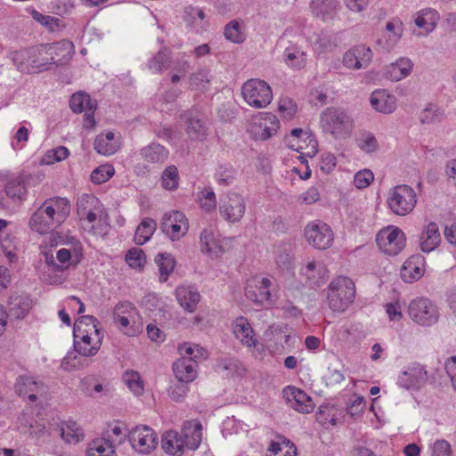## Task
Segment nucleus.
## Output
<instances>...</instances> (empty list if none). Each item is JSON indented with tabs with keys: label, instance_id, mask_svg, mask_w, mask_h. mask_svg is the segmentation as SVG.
I'll list each match as a JSON object with an SVG mask.
<instances>
[{
	"label": "nucleus",
	"instance_id": "f257e3e1",
	"mask_svg": "<svg viewBox=\"0 0 456 456\" xmlns=\"http://www.w3.org/2000/svg\"><path fill=\"white\" fill-rule=\"evenodd\" d=\"M70 209V203L66 198H49L31 214L28 227L32 232L46 234L67 220Z\"/></svg>",
	"mask_w": 456,
	"mask_h": 456
},
{
	"label": "nucleus",
	"instance_id": "f03ea898",
	"mask_svg": "<svg viewBox=\"0 0 456 456\" xmlns=\"http://www.w3.org/2000/svg\"><path fill=\"white\" fill-rule=\"evenodd\" d=\"M77 211L84 230L103 237L110 229L109 215L98 198L83 194L77 202Z\"/></svg>",
	"mask_w": 456,
	"mask_h": 456
},
{
	"label": "nucleus",
	"instance_id": "7ed1b4c3",
	"mask_svg": "<svg viewBox=\"0 0 456 456\" xmlns=\"http://www.w3.org/2000/svg\"><path fill=\"white\" fill-rule=\"evenodd\" d=\"M98 320L92 315L79 317L73 328L74 346L82 356L95 355L102 345L103 333Z\"/></svg>",
	"mask_w": 456,
	"mask_h": 456
},
{
	"label": "nucleus",
	"instance_id": "20e7f679",
	"mask_svg": "<svg viewBox=\"0 0 456 456\" xmlns=\"http://www.w3.org/2000/svg\"><path fill=\"white\" fill-rule=\"evenodd\" d=\"M301 24L298 21L283 32L281 42L284 44L282 61L284 64L294 70H301L307 65V52L300 42L304 37L300 33Z\"/></svg>",
	"mask_w": 456,
	"mask_h": 456
},
{
	"label": "nucleus",
	"instance_id": "39448f33",
	"mask_svg": "<svg viewBox=\"0 0 456 456\" xmlns=\"http://www.w3.org/2000/svg\"><path fill=\"white\" fill-rule=\"evenodd\" d=\"M320 126L323 132L331 134L335 139H345L352 133L354 120L345 110L331 107L322 112Z\"/></svg>",
	"mask_w": 456,
	"mask_h": 456
},
{
	"label": "nucleus",
	"instance_id": "423d86ee",
	"mask_svg": "<svg viewBox=\"0 0 456 456\" xmlns=\"http://www.w3.org/2000/svg\"><path fill=\"white\" fill-rule=\"evenodd\" d=\"M355 286L354 281L346 276L334 278L327 288V304L334 312H344L354 302Z\"/></svg>",
	"mask_w": 456,
	"mask_h": 456
},
{
	"label": "nucleus",
	"instance_id": "0eeeda50",
	"mask_svg": "<svg viewBox=\"0 0 456 456\" xmlns=\"http://www.w3.org/2000/svg\"><path fill=\"white\" fill-rule=\"evenodd\" d=\"M246 297L264 308H269L277 303L273 281L269 277L256 275L248 279L245 286Z\"/></svg>",
	"mask_w": 456,
	"mask_h": 456
},
{
	"label": "nucleus",
	"instance_id": "6e6552de",
	"mask_svg": "<svg viewBox=\"0 0 456 456\" xmlns=\"http://www.w3.org/2000/svg\"><path fill=\"white\" fill-rule=\"evenodd\" d=\"M418 201V196L412 187L407 184L393 186L387 191L386 204L389 211L397 216L411 214Z\"/></svg>",
	"mask_w": 456,
	"mask_h": 456
},
{
	"label": "nucleus",
	"instance_id": "1a4fd4ad",
	"mask_svg": "<svg viewBox=\"0 0 456 456\" xmlns=\"http://www.w3.org/2000/svg\"><path fill=\"white\" fill-rule=\"evenodd\" d=\"M113 320L118 330L129 337L136 336L142 331V318L130 302H119L115 305Z\"/></svg>",
	"mask_w": 456,
	"mask_h": 456
},
{
	"label": "nucleus",
	"instance_id": "9d476101",
	"mask_svg": "<svg viewBox=\"0 0 456 456\" xmlns=\"http://www.w3.org/2000/svg\"><path fill=\"white\" fill-rule=\"evenodd\" d=\"M25 425H28L32 430L30 434L36 436H43L45 433L49 435H59L68 444H77L84 438V433L80 427L76 422L60 423L59 419L56 420L53 419V422H48L47 426L44 424H36L26 421Z\"/></svg>",
	"mask_w": 456,
	"mask_h": 456
},
{
	"label": "nucleus",
	"instance_id": "9b49d317",
	"mask_svg": "<svg viewBox=\"0 0 456 456\" xmlns=\"http://www.w3.org/2000/svg\"><path fill=\"white\" fill-rule=\"evenodd\" d=\"M40 254L44 262L54 272H63L70 267H76L82 260L83 255L75 250L62 248H50L46 245H40Z\"/></svg>",
	"mask_w": 456,
	"mask_h": 456
},
{
	"label": "nucleus",
	"instance_id": "f8f14e48",
	"mask_svg": "<svg viewBox=\"0 0 456 456\" xmlns=\"http://www.w3.org/2000/svg\"><path fill=\"white\" fill-rule=\"evenodd\" d=\"M244 101L252 108L264 109L273 100V91L268 83L259 78L247 80L241 86Z\"/></svg>",
	"mask_w": 456,
	"mask_h": 456
},
{
	"label": "nucleus",
	"instance_id": "ddd939ff",
	"mask_svg": "<svg viewBox=\"0 0 456 456\" xmlns=\"http://www.w3.org/2000/svg\"><path fill=\"white\" fill-rule=\"evenodd\" d=\"M379 249L385 255L395 256L406 247V235L395 225H387L376 234Z\"/></svg>",
	"mask_w": 456,
	"mask_h": 456
},
{
	"label": "nucleus",
	"instance_id": "4468645a",
	"mask_svg": "<svg viewBox=\"0 0 456 456\" xmlns=\"http://www.w3.org/2000/svg\"><path fill=\"white\" fill-rule=\"evenodd\" d=\"M219 215L229 224L240 223L247 211V199L240 193L230 191L220 198Z\"/></svg>",
	"mask_w": 456,
	"mask_h": 456
},
{
	"label": "nucleus",
	"instance_id": "2eb2a0df",
	"mask_svg": "<svg viewBox=\"0 0 456 456\" xmlns=\"http://www.w3.org/2000/svg\"><path fill=\"white\" fill-rule=\"evenodd\" d=\"M408 313L414 322L425 327L432 326L439 320L437 306L426 297H417L411 300Z\"/></svg>",
	"mask_w": 456,
	"mask_h": 456
},
{
	"label": "nucleus",
	"instance_id": "dca6fc26",
	"mask_svg": "<svg viewBox=\"0 0 456 456\" xmlns=\"http://www.w3.org/2000/svg\"><path fill=\"white\" fill-rule=\"evenodd\" d=\"M40 55L43 53L47 54L50 58H44V62L37 64L33 61V68H38L41 70L47 69L45 67L49 63L56 65L66 64L72 57L73 54V44L70 41L63 40L52 45H42L38 50Z\"/></svg>",
	"mask_w": 456,
	"mask_h": 456
},
{
	"label": "nucleus",
	"instance_id": "f3484780",
	"mask_svg": "<svg viewBox=\"0 0 456 456\" xmlns=\"http://www.w3.org/2000/svg\"><path fill=\"white\" fill-rule=\"evenodd\" d=\"M304 235L307 243L318 250L328 249L334 242L332 229L320 220L306 224L304 229Z\"/></svg>",
	"mask_w": 456,
	"mask_h": 456
},
{
	"label": "nucleus",
	"instance_id": "a211bd4d",
	"mask_svg": "<svg viewBox=\"0 0 456 456\" xmlns=\"http://www.w3.org/2000/svg\"><path fill=\"white\" fill-rule=\"evenodd\" d=\"M127 437L134 450L142 454L151 453L158 445V436L149 426L142 425L133 428Z\"/></svg>",
	"mask_w": 456,
	"mask_h": 456
},
{
	"label": "nucleus",
	"instance_id": "6ab92c4d",
	"mask_svg": "<svg viewBox=\"0 0 456 456\" xmlns=\"http://www.w3.org/2000/svg\"><path fill=\"white\" fill-rule=\"evenodd\" d=\"M301 24L300 33L304 38L312 44L314 50L318 53L332 52L338 46V40L336 35L328 32L315 33L306 20H298Z\"/></svg>",
	"mask_w": 456,
	"mask_h": 456
},
{
	"label": "nucleus",
	"instance_id": "aec40b11",
	"mask_svg": "<svg viewBox=\"0 0 456 456\" xmlns=\"http://www.w3.org/2000/svg\"><path fill=\"white\" fill-rule=\"evenodd\" d=\"M280 128V120L270 112L256 116L248 126V132L255 140L265 141L273 136Z\"/></svg>",
	"mask_w": 456,
	"mask_h": 456
},
{
	"label": "nucleus",
	"instance_id": "412c9836",
	"mask_svg": "<svg viewBox=\"0 0 456 456\" xmlns=\"http://www.w3.org/2000/svg\"><path fill=\"white\" fill-rule=\"evenodd\" d=\"M160 228L170 240H178L187 233L189 222L183 212L173 210L164 215Z\"/></svg>",
	"mask_w": 456,
	"mask_h": 456
},
{
	"label": "nucleus",
	"instance_id": "4be33fe9",
	"mask_svg": "<svg viewBox=\"0 0 456 456\" xmlns=\"http://www.w3.org/2000/svg\"><path fill=\"white\" fill-rule=\"evenodd\" d=\"M371 49L365 45H357L347 50L342 58L345 67L350 69H366L372 61Z\"/></svg>",
	"mask_w": 456,
	"mask_h": 456
},
{
	"label": "nucleus",
	"instance_id": "5701e85b",
	"mask_svg": "<svg viewBox=\"0 0 456 456\" xmlns=\"http://www.w3.org/2000/svg\"><path fill=\"white\" fill-rule=\"evenodd\" d=\"M403 31V21L397 18L392 19L386 23L377 44L384 51L390 52L400 42Z\"/></svg>",
	"mask_w": 456,
	"mask_h": 456
},
{
	"label": "nucleus",
	"instance_id": "b1692460",
	"mask_svg": "<svg viewBox=\"0 0 456 456\" xmlns=\"http://www.w3.org/2000/svg\"><path fill=\"white\" fill-rule=\"evenodd\" d=\"M15 392L20 397L37 399V397L44 396L46 394L47 387L32 377L20 376L15 383Z\"/></svg>",
	"mask_w": 456,
	"mask_h": 456
},
{
	"label": "nucleus",
	"instance_id": "393cba45",
	"mask_svg": "<svg viewBox=\"0 0 456 456\" xmlns=\"http://www.w3.org/2000/svg\"><path fill=\"white\" fill-rule=\"evenodd\" d=\"M428 380V372L423 366L416 364L403 371L398 378L399 384L406 389L419 390Z\"/></svg>",
	"mask_w": 456,
	"mask_h": 456
},
{
	"label": "nucleus",
	"instance_id": "a878e982",
	"mask_svg": "<svg viewBox=\"0 0 456 456\" xmlns=\"http://www.w3.org/2000/svg\"><path fill=\"white\" fill-rule=\"evenodd\" d=\"M40 245H46L50 248H62L75 250L79 255H84V248L78 238L68 233H52L45 238Z\"/></svg>",
	"mask_w": 456,
	"mask_h": 456
},
{
	"label": "nucleus",
	"instance_id": "bb28decb",
	"mask_svg": "<svg viewBox=\"0 0 456 456\" xmlns=\"http://www.w3.org/2000/svg\"><path fill=\"white\" fill-rule=\"evenodd\" d=\"M414 63L409 57H399L384 68V77L393 82L408 77L413 70Z\"/></svg>",
	"mask_w": 456,
	"mask_h": 456
},
{
	"label": "nucleus",
	"instance_id": "cd10ccee",
	"mask_svg": "<svg viewBox=\"0 0 456 456\" xmlns=\"http://www.w3.org/2000/svg\"><path fill=\"white\" fill-rule=\"evenodd\" d=\"M180 435L185 449L195 451L202 441V425L197 419L186 420L182 426Z\"/></svg>",
	"mask_w": 456,
	"mask_h": 456
},
{
	"label": "nucleus",
	"instance_id": "c85d7f7f",
	"mask_svg": "<svg viewBox=\"0 0 456 456\" xmlns=\"http://www.w3.org/2000/svg\"><path fill=\"white\" fill-rule=\"evenodd\" d=\"M441 243V234L439 226L436 222L430 221L426 224L419 235V248L424 253L434 251Z\"/></svg>",
	"mask_w": 456,
	"mask_h": 456
},
{
	"label": "nucleus",
	"instance_id": "c756f323",
	"mask_svg": "<svg viewBox=\"0 0 456 456\" xmlns=\"http://www.w3.org/2000/svg\"><path fill=\"white\" fill-rule=\"evenodd\" d=\"M370 106L378 112L391 114L397 108L396 97L385 89H378L370 96Z\"/></svg>",
	"mask_w": 456,
	"mask_h": 456
},
{
	"label": "nucleus",
	"instance_id": "7c9ffc66",
	"mask_svg": "<svg viewBox=\"0 0 456 456\" xmlns=\"http://www.w3.org/2000/svg\"><path fill=\"white\" fill-rule=\"evenodd\" d=\"M425 273V258L421 255L410 256L401 268V277L407 283L419 281Z\"/></svg>",
	"mask_w": 456,
	"mask_h": 456
},
{
	"label": "nucleus",
	"instance_id": "2f4dec72",
	"mask_svg": "<svg viewBox=\"0 0 456 456\" xmlns=\"http://www.w3.org/2000/svg\"><path fill=\"white\" fill-rule=\"evenodd\" d=\"M309 8L314 17L328 21L335 18L340 4L338 0H311Z\"/></svg>",
	"mask_w": 456,
	"mask_h": 456
},
{
	"label": "nucleus",
	"instance_id": "473e14b6",
	"mask_svg": "<svg viewBox=\"0 0 456 456\" xmlns=\"http://www.w3.org/2000/svg\"><path fill=\"white\" fill-rule=\"evenodd\" d=\"M304 134L301 128H294L291 130L289 136L287 138L288 145L289 148L297 151H302V154L313 158L317 153V142L311 136L307 135L304 142H307L306 147L301 144L300 138Z\"/></svg>",
	"mask_w": 456,
	"mask_h": 456
},
{
	"label": "nucleus",
	"instance_id": "72a5a7b5",
	"mask_svg": "<svg viewBox=\"0 0 456 456\" xmlns=\"http://www.w3.org/2000/svg\"><path fill=\"white\" fill-rule=\"evenodd\" d=\"M8 316L23 319L32 306V299L28 295L12 294L8 298Z\"/></svg>",
	"mask_w": 456,
	"mask_h": 456
},
{
	"label": "nucleus",
	"instance_id": "f704fd0d",
	"mask_svg": "<svg viewBox=\"0 0 456 456\" xmlns=\"http://www.w3.org/2000/svg\"><path fill=\"white\" fill-rule=\"evenodd\" d=\"M198 363L186 357H180L173 363V371L180 382L189 383L197 377Z\"/></svg>",
	"mask_w": 456,
	"mask_h": 456
},
{
	"label": "nucleus",
	"instance_id": "c9c22d12",
	"mask_svg": "<svg viewBox=\"0 0 456 456\" xmlns=\"http://www.w3.org/2000/svg\"><path fill=\"white\" fill-rule=\"evenodd\" d=\"M200 249L212 257H217L224 253L221 240L212 229L206 228L200 233Z\"/></svg>",
	"mask_w": 456,
	"mask_h": 456
},
{
	"label": "nucleus",
	"instance_id": "e433bc0d",
	"mask_svg": "<svg viewBox=\"0 0 456 456\" xmlns=\"http://www.w3.org/2000/svg\"><path fill=\"white\" fill-rule=\"evenodd\" d=\"M303 275L312 286H320L328 279V269L323 262L310 261L302 269Z\"/></svg>",
	"mask_w": 456,
	"mask_h": 456
},
{
	"label": "nucleus",
	"instance_id": "4c0bfd02",
	"mask_svg": "<svg viewBox=\"0 0 456 456\" xmlns=\"http://www.w3.org/2000/svg\"><path fill=\"white\" fill-rule=\"evenodd\" d=\"M232 330L235 337L240 340V342L248 346H255L256 339L255 333L251 328L250 323L245 317H238L232 323Z\"/></svg>",
	"mask_w": 456,
	"mask_h": 456
},
{
	"label": "nucleus",
	"instance_id": "58836bf2",
	"mask_svg": "<svg viewBox=\"0 0 456 456\" xmlns=\"http://www.w3.org/2000/svg\"><path fill=\"white\" fill-rule=\"evenodd\" d=\"M175 297L180 305L189 313H193L196 306L200 299V295L197 289L186 287L179 286L176 288Z\"/></svg>",
	"mask_w": 456,
	"mask_h": 456
},
{
	"label": "nucleus",
	"instance_id": "ea45409f",
	"mask_svg": "<svg viewBox=\"0 0 456 456\" xmlns=\"http://www.w3.org/2000/svg\"><path fill=\"white\" fill-rule=\"evenodd\" d=\"M439 20L440 14L436 10L425 8L415 14L414 23L418 28H422L426 35H428L436 28Z\"/></svg>",
	"mask_w": 456,
	"mask_h": 456
},
{
	"label": "nucleus",
	"instance_id": "a19ab883",
	"mask_svg": "<svg viewBox=\"0 0 456 456\" xmlns=\"http://www.w3.org/2000/svg\"><path fill=\"white\" fill-rule=\"evenodd\" d=\"M182 438L176 430H168L162 436L161 446L167 453L172 456H181L185 450Z\"/></svg>",
	"mask_w": 456,
	"mask_h": 456
},
{
	"label": "nucleus",
	"instance_id": "79ce46f5",
	"mask_svg": "<svg viewBox=\"0 0 456 456\" xmlns=\"http://www.w3.org/2000/svg\"><path fill=\"white\" fill-rule=\"evenodd\" d=\"M119 141L113 132L99 134L94 140V149L102 155H112L119 149Z\"/></svg>",
	"mask_w": 456,
	"mask_h": 456
},
{
	"label": "nucleus",
	"instance_id": "37998d69",
	"mask_svg": "<svg viewBox=\"0 0 456 456\" xmlns=\"http://www.w3.org/2000/svg\"><path fill=\"white\" fill-rule=\"evenodd\" d=\"M185 131L189 138L192 141L201 142L207 138L208 127L206 123L198 117L190 113L187 116Z\"/></svg>",
	"mask_w": 456,
	"mask_h": 456
},
{
	"label": "nucleus",
	"instance_id": "c03bdc74",
	"mask_svg": "<svg viewBox=\"0 0 456 456\" xmlns=\"http://www.w3.org/2000/svg\"><path fill=\"white\" fill-rule=\"evenodd\" d=\"M115 443L109 437L96 438L89 444L86 456H114Z\"/></svg>",
	"mask_w": 456,
	"mask_h": 456
},
{
	"label": "nucleus",
	"instance_id": "a18cd8bd",
	"mask_svg": "<svg viewBox=\"0 0 456 456\" xmlns=\"http://www.w3.org/2000/svg\"><path fill=\"white\" fill-rule=\"evenodd\" d=\"M445 118V110L434 103H428L419 114V121L423 125L435 126Z\"/></svg>",
	"mask_w": 456,
	"mask_h": 456
},
{
	"label": "nucleus",
	"instance_id": "49530a36",
	"mask_svg": "<svg viewBox=\"0 0 456 456\" xmlns=\"http://www.w3.org/2000/svg\"><path fill=\"white\" fill-rule=\"evenodd\" d=\"M141 156L149 163H163L168 157V151L162 145L152 143L141 150Z\"/></svg>",
	"mask_w": 456,
	"mask_h": 456
},
{
	"label": "nucleus",
	"instance_id": "de8ad7c7",
	"mask_svg": "<svg viewBox=\"0 0 456 456\" xmlns=\"http://www.w3.org/2000/svg\"><path fill=\"white\" fill-rule=\"evenodd\" d=\"M156 228L157 223L154 219L144 218L136 228L134 238L135 244L140 246L145 244L151 238Z\"/></svg>",
	"mask_w": 456,
	"mask_h": 456
},
{
	"label": "nucleus",
	"instance_id": "09e8293b",
	"mask_svg": "<svg viewBox=\"0 0 456 456\" xmlns=\"http://www.w3.org/2000/svg\"><path fill=\"white\" fill-rule=\"evenodd\" d=\"M159 272V281L166 282L175 266V257L169 253H159L155 256Z\"/></svg>",
	"mask_w": 456,
	"mask_h": 456
},
{
	"label": "nucleus",
	"instance_id": "8fccbe9b",
	"mask_svg": "<svg viewBox=\"0 0 456 456\" xmlns=\"http://www.w3.org/2000/svg\"><path fill=\"white\" fill-rule=\"evenodd\" d=\"M5 192L13 200H23L27 194L24 178L21 175L12 177L5 185Z\"/></svg>",
	"mask_w": 456,
	"mask_h": 456
},
{
	"label": "nucleus",
	"instance_id": "3c124183",
	"mask_svg": "<svg viewBox=\"0 0 456 456\" xmlns=\"http://www.w3.org/2000/svg\"><path fill=\"white\" fill-rule=\"evenodd\" d=\"M123 382L134 396H141L144 391V382L138 371L128 370L122 376Z\"/></svg>",
	"mask_w": 456,
	"mask_h": 456
},
{
	"label": "nucleus",
	"instance_id": "603ef678",
	"mask_svg": "<svg viewBox=\"0 0 456 456\" xmlns=\"http://www.w3.org/2000/svg\"><path fill=\"white\" fill-rule=\"evenodd\" d=\"M70 109L76 113L85 112L89 110H95L96 105L92 102L90 96L86 93L74 94L69 101Z\"/></svg>",
	"mask_w": 456,
	"mask_h": 456
},
{
	"label": "nucleus",
	"instance_id": "864d4df0",
	"mask_svg": "<svg viewBox=\"0 0 456 456\" xmlns=\"http://www.w3.org/2000/svg\"><path fill=\"white\" fill-rule=\"evenodd\" d=\"M338 410L334 407V405H330L329 403H324L319 406L316 418L317 420L322 425L326 426L330 424L335 426L338 421Z\"/></svg>",
	"mask_w": 456,
	"mask_h": 456
},
{
	"label": "nucleus",
	"instance_id": "5fc2aeb1",
	"mask_svg": "<svg viewBox=\"0 0 456 456\" xmlns=\"http://www.w3.org/2000/svg\"><path fill=\"white\" fill-rule=\"evenodd\" d=\"M181 357H186L194 362L207 358V351L197 344L183 343L178 347Z\"/></svg>",
	"mask_w": 456,
	"mask_h": 456
},
{
	"label": "nucleus",
	"instance_id": "6e6d98bb",
	"mask_svg": "<svg viewBox=\"0 0 456 456\" xmlns=\"http://www.w3.org/2000/svg\"><path fill=\"white\" fill-rule=\"evenodd\" d=\"M210 71L202 69L191 74L190 77V86L194 90L206 91L210 86Z\"/></svg>",
	"mask_w": 456,
	"mask_h": 456
},
{
	"label": "nucleus",
	"instance_id": "4d7b16f0",
	"mask_svg": "<svg viewBox=\"0 0 456 456\" xmlns=\"http://www.w3.org/2000/svg\"><path fill=\"white\" fill-rule=\"evenodd\" d=\"M179 184V174L175 166L170 165L165 168L161 176V185L164 189L174 191Z\"/></svg>",
	"mask_w": 456,
	"mask_h": 456
},
{
	"label": "nucleus",
	"instance_id": "13d9d810",
	"mask_svg": "<svg viewBox=\"0 0 456 456\" xmlns=\"http://www.w3.org/2000/svg\"><path fill=\"white\" fill-rule=\"evenodd\" d=\"M205 19L204 11L196 6L189 5L184 9V21L193 28L202 27Z\"/></svg>",
	"mask_w": 456,
	"mask_h": 456
},
{
	"label": "nucleus",
	"instance_id": "bf43d9fd",
	"mask_svg": "<svg viewBox=\"0 0 456 456\" xmlns=\"http://www.w3.org/2000/svg\"><path fill=\"white\" fill-rule=\"evenodd\" d=\"M69 155L68 148L64 146H59L54 149L47 151L41 159V164L43 165H53L56 162L66 159Z\"/></svg>",
	"mask_w": 456,
	"mask_h": 456
},
{
	"label": "nucleus",
	"instance_id": "052dcab7",
	"mask_svg": "<svg viewBox=\"0 0 456 456\" xmlns=\"http://www.w3.org/2000/svg\"><path fill=\"white\" fill-rule=\"evenodd\" d=\"M357 146L365 153H373L379 150V142L370 132L362 133L356 141Z\"/></svg>",
	"mask_w": 456,
	"mask_h": 456
},
{
	"label": "nucleus",
	"instance_id": "680f3d73",
	"mask_svg": "<svg viewBox=\"0 0 456 456\" xmlns=\"http://www.w3.org/2000/svg\"><path fill=\"white\" fill-rule=\"evenodd\" d=\"M126 262L134 269H142L146 263V256L142 249L139 248H132L126 255Z\"/></svg>",
	"mask_w": 456,
	"mask_h": 456
},
{
	"label": "nucleus",
	"instance_id": "e2e57ef3",
	"mask_svg": "<svg viewBox=\"0 0 456 456\" xmlns=\"http://www.w3.org/2000/svg\"><path fill=\"white\" fill-rule=\"evenodd\" d=\"M278 110L283 118L289 120L295 117L297 106L291 98L281 97L279 100Z\"/></svg>",
	"mask_w": 456,
	"mask_h": 456
},
{
	"label": "nucleus",
	"instance_id": "0e129e2a",
	"mask_svg": "<svg viewBox=\"0 0 456 456\" xmlns=\"http://www.w3.org/2000/svg\"><path fill=\"white\" fill-rule=\"evenodd\" d=\"M114 168L110 165H102L94 169L91 174V181L94 183L101 184L110 179L114 175Z\"/></svg>",
	"mask_w": 456,
	"mask_h": 456
},
{
	"label": "nucleus",
	"instance_id": "69168bd1",
	"mask_svg": "<svg viewBox=\"0 0 456 456\" xmlns=\"http://www.w3.org/2000/svg\"><path fill=\"white\" fill-rule=\"evenodd\" d=\"M224 37L232 43H242L244 41V35L240 31V23L236 20L228 23L224 28Z\"/></svg>",
	"mask_w": 456,
	"mask_h": 456
},
{
	"label": "nucleus",
	"instance_id": "338daca9",
	"mask_svg": "<svg viewBox=\"0 0 456 456\" xmlns=\"http://www.w3.org/2000/svg\"><path fill=\"white\" fill-rule=\"evenodd\" d=\"M374 180V175L370 169L358 171L354 176V184L357 189H365L370 185Z\"/></svg>",
	"mask_w": 456,
	"mask_h": 456
},
{
	"label": "nucleus",
	"instance_id": "774afa93",
	"mask_svg": "<svg viewBox=\"0 0 456 456\" xmlns=\"http://www.w3.org/2000/svg\"><path fill=\"white\" fill-rule=\"evenodd\" d=\"M215 177L220 185L227 186L235 178V171L230 167L220 166L216 172Z\"/></svg>",
	"mask_w": 456,
	"mask_h": 456
}]
</instances>
